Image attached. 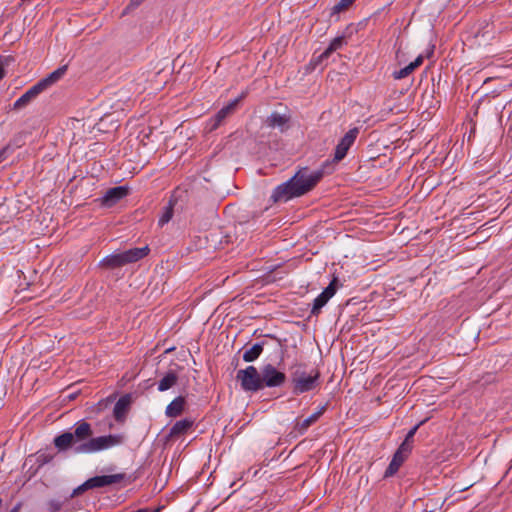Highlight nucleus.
I'll list each match as a JSON object with an SVG mask.
<instances>
[{
    "label": "nucleus",
    "instance_id": "nucleus-40",
    "mask_svg": "<svg viewBox=\"0 0 512 512\" xmlns=\"http://www.w3.org/2000/svg\"><path fill=\"white\" fill-rule=\"evenodd\" d=\"M2 503H3V501H2V498L0 497V507L2 506Z\"/></svg>",
    "mask_w": 512,
    "mask_h": 512
},
{
    "label": "nucleus",
    "instance_id": "nucleus-24",
    "mask_svg": "<svg viewBox=\"0 0 512 512\" xmlns=\"http://www.w3.org/2000/svg\"><path fill=\"white\" fill-rule=\"evenodd\" d=\"M14 61L15 59L13 56L0 55V80H2L6 75L5 67H8Z\"/></svg>",
    "mask_w": 512,
    "mask_h": 512
},
{
    "label": "nucleus",
    "instance_id": "nucleus-37",
    "mask_svg": "<svg viewBox=\"0 0 512 512\" xmlns=\"http://www.w3.org/2000/svg\"><path fill=\"white\" fill-rule=\"evenodd\" d=\"M22 503L18 502L9 512H20Z\"/></svg>",
    "mask_w": 512,
    "mask_h": 512
},
{
    "label": "nucleus",
    "instance_id": "nucleus-10",
    "mask_svg": "<svg viewBox=\"0 0 512 512\" xmlns=\"http://www.w3.org/2000/svg\"><path fill=\"white\" fill-rule=\"evenodd\" d=\"M126 479L125 473L97 475L88 479L91 489L104 488L118 484Z\"/></svg>",
    "mask_w": 512,
    "mask_h": 512
},
{
    "label": "nucleus",
    "instance_id": "nucleus-38",
    "mask_svg": "<svg viewBox=\"0 0 512 512\" xmlns=\"http://www.w3.org/2000/svg\"><path fill=\"white\" fill-rule=\"evenodd\" d=\"M143 0H131L129 6H138Z\"/></svg>",
    "mask_w": 512,
    "mask_h": 512
},
{
    "label": "nucleus",
    "instance_id": "nucleus-27",
    "mask_svg": "<svg viewBox=\"0 0 512 512\" xmlns=\"http://www.w3.org/2000/svg\"><path fill=\"white\" fill-rule=\"evenodd\" d=\"M402 465L399 464L396 460H391V462L389 463L387 469L385 470V473H384V478H389V477H392L394 476L399 468L401 467Z\"/></svg>",
    "mask_w": 512,
    "mask_h": 512
},
{
    "label": "nucleus",
    "instance_id": "nucleus-5",
    "mask_svg": "<svg viewBox=\"0 0 512 512\" xmlns=\"http://www.w3.org/2000/svg\"><path fill=\"white\" fill-rule=\"evenodd\" d=\"M148 246L142 248H131L120 253H113L104 257L99 262V267L105 270H115L127 264L137 262L148 255Z\"/></svg>",
    "mask_w": 512,
    "mask_h": 512
},
{
    "label": "nucleus",
    "instance_id": "nucleus-9",
    "mask_svg": "<svg viewBox=\"0 0 512 512\" xmlns=\"http://www.w3.org/2000/svg\"><path fill=\"white\" fill-rule=\"evenodd\" d=\"M128 194L129 188L127 186H116L109 188L102 197L95 201L98 202L101 207L112 208L123 198L128 196Z\"/></svg>",
    "mask_w": 512,
    "mask_h": 512
},
{
    "label": "nucleus",
    "instance_id": "nucleus-23",
    "mask_svg": "<svg viewBox=\"0 0 512 512\" xmlns=\"http://www.w3.org/2000/svg\"><path fill=\"white\" fill-rule=\"evenodd\" d=\"M90 489L91 488H90V485H89V481L87 479L84 483H82L81 485L76 487L72 491V493L68 497L65 498V501H69V500H71V499H73L75 497H78V496L82 495L83 493H85L86 491H88Z\"/></svg>",
    "mask_w": 512,
    "mask_h": 512
},
{
    "label": "nucleus",
    "instance_id": "nucleus-25",
    "mask_svg": "<svg viewBox=\"0 0 512 512\" xmlns=\"http://www.w3.org/2000/svg\"><path fill=\"white\" fill-rule=\"evenodd\" d=\"M67 501L64 500H59V499H51L47 502V510L48 512H59L64 503H66Z\"/></svg>",
    "mask_w": 512,
    "mask_h": 512
},
{
    "label": "nucleus",
    "instance_id": "nucleus-28",
    "mask_svg": "<svg viewBox=\"0 0 512 512\" xmlns=\"http://www.w3.org/2000/svg\"><path fill=\"white\" fill-rule=\"evenodd\" d=\"M426 420H423V421H420L418 424H416L414 427H412L408 433L406 434V437H405V441H407L408 443H413V439H414V436L417 432V430L419 429V427L421 425H423L425 423Z\"/></svg>",
    "mask_w": 512,
    "mask_h": 512
},
{
    "label": "nucleus",
    "instance_id": "nucleus-8",
    "mask_svg": "<svg viewBox=\"0 0 512 512\" xmlns=\"http://www.w3.org/2000/svg\"><path fill=\"white\" fill-rule=\"evenodd\" d=\"M359 132L360 129L358 127H354L345 133L336 145L333 162L338 163L346 157L349 149L355 143Z\"/></svg>",
    "mask_w": 512,
    "mask_h": 512
},
{
    "label": "nucleus",
    "instance_id": "nucleus-11",
    "mask_svg": "<svg viewBox=\"0 0 512 512\" xmlns=\"http://www.w3.org/2000/svg\"><path fill=\"white\" fill-rule=\"evenodd\" d=\"M194 421L190 418H185L177 421L171 428L169 433L164 437V444H168L171 441H174L181 436L188 433V431L193 427Z\"/></svg>",
    "mask_w": 512,
    "mask_h": 512
},
{
    "label": "nucleus",
    "instance_id": "nucleus-36",
    "mask_svg": "<svg viewBox=\"0 0 512 512\" xmlns=\"http://www.w3.org/2000/svg\"><path fill=\"white\" fill-rule=\"evenodd\" d=\"M10 150V148L4 147L0 150V163H2L7 158V153Z\"/></svg>",
    "mask_w": 512,
    "mask_h": 512
},
{
    "label": "nucleus",
    "instance_id": "nucleus-26",
    "mask_svg": "<svg viewBox=\"0 0 512 512\" xmlns=\"http://www.w3.org/2000/svg\"><path fill=\"white\" fill-rule=\"evenodd\" d=\"M413 71H414V69L412 68V66L410 64H408L404 68H402L398 71H394L392 76L395 80H400V79L408 77Z\"/></svg>",
    "mask_w": 512,
    "mask_h": 512
},
{
    "label": "nucleus",
    "instance_id": "nucleus-34",
    "mask_svg": "<svg viewBox=\"0 0 512 512\" xmlns=\"http://www.w3.org/2000/svg\"><path fill=\"white\" fill-rule=\"evenodd\" d=\"M423 61H424V56L419 55L413 62L410 63V65L415 70L422 65Z\"/></svg>",
    "mask_w": 512,
    "mask_h": 512
},
{
    "label": "nucleus",
    "instance_id": "nucleus-22",
    "mask_svg": "<svg viewBox=\"0 0 512 512\" xmlns=\"http://www.w3.org/2000/svg\"><path fill=\"white\" fill-rule=\"evenodd\" d=\"M356 0H340L331 9V15L346 11Z\"/></svg>",
    "mask_w": 512,
    "mask_h": 512
},
{
    "label": "nucleus",
    "instance_id": "nucleus-2",
    "mask_svg": "<svg viewBox=\"0 0 512 512\" xmlns=\"http://www.w3.org/2000/svg\"><path fill=\"white\" fill-rule=\"evenodd\" d=\"M322 169L312 171L309 167L299 168L286 182L276 186L270 196L273 203L287 202L311 192L322 180Z\"/></svg>",
    "mask_w": 512,
    "mask_h": 512
},
{
    "label": "nucleus",
    "instance_id": "nucleus-15",
    "mask_svg": "<svg viewBox=\"0 0 512 512\" xmlns=\"http://www.w3.org/2000/svg\"><path fill=\"white\" fill-rule=\"evenodd\" d=\"M67 71V65H63L53 72H51L49 75H47L45 78L39 80L38 82L41 84L44 90L48 89L50 86L58 82L66 73Z\"/></svg>",
    "mask_w": 512,
    "mask_h": 512
},
{
    "label": "nucleus",
    "instance_id": "nucleus-19",
    "mask_svg": "<svg viewBox=\"0 0 512 512\" xmlns=\"http://www.w3.org/2000/svg\"><path fill=\"white\" fill-rule=\"evenodd\" d=\"M347 44L345 36L335 37L329 44V46L322 52V58H329L333 52L341 49Z\"/></svg>",
    "mask_w": 512,
    "mask_h": 512
},
{
    "label": "nucleus",
    "instance_id": "nucleus-1",
    "mask_svg": "<svg viewBox=\"0 0 512 512\" xmlns=\"http://www.w3.org/2000/svg\"><path fill=\"white\" fill-rule=\"evenodd\" d=\"M93 428L85 420H79L72 431H64L53 439L59 452L72 451L74 454H92L124 443L122 434H109L93 437Z\"/></svg>",
    "mask_w": 512,
    "mask_h": 512
},
{
    "label": "nucleus",
    "instance_id": "nucleus-6",
    "mask_svg": "<svg viewBox=\"0 0 512 512\" xmlns=\"http://www.w3.org/2000/svg\"><path fill=\"white\" fill-rule=\"evenodd\" d=\"M246 92H243L238 98L230 101L227 105L221 108L213 117H211L206 124V129L212 132L220 127L223 121L231 114H233L237 108L238 103L245 98Z\"/></svg>",
    "mask_w": 512,
    "mask_h": 512
},
{
    "label": "nucleus",
    "instance_id": "nucleus-4",
    "mask_svg": "<svg viewBox=\"0 0 512 512\" xmlns=\"http://www.w3.org/2000/svg\"><path fill=\"white\" fill-rule=\"evenodd\" d=\"M320 371L312 369L307 372V365L305 363L296 362L291 367L290 383L291 391L294 395H301L315 390L320 386Z\"/></svg>",
    "mask_w": 512,
    "mask_h": 512
},
{
    "label": "nucleus",
    "instance_id": "nucleus-3",
    "mask_svg": "<svg viewBox=\"0 0 512 512\" xmlns=\"http://www.w3.org/2000/svg\"><path fill=\"white\" fill-rule=\"evenodd\" d=\"M242 390L255 393L265 388H277L283 386L288 377L286 373L271 363L264 364L260 371L255 366H247L236 374Z\"/></svg>",
    "mask_w": 512,
    "mask_h": 512
},
{
    "label": "nucleus",
    "instance_id": "nucleus-32",
    "mask_svg": "<svg viewBox=\"0 0 512 512\" xmlns=\"http://www.w3.org/2000/svg\"><path fill=\"white\" fill-rule=\"evenodd\" d=\"M328 58H322V53L318 56L313 55L309 66L311 69H315L318 65H320L324 60H327Z\"/></svg>",
    "mask_w": 512,
    "mask_h": 512
},
{
    "label": "nucleus",
    "instance_id": "nucleus-14",
    "mask_svg": "<svg viewBox=\"0 0 512 512\" xmlns=\"http://www.w3.org/2000/svg\"><path fill=\"white\" fill-rule=\"evenodd\" d=\"M186 405V399L184 396H178L173 401H171L165 410V414L168 417L176 418L180 416L185 408Z\"/></svg>",
    "mask_w": 512,
    "mask_h": 512
},
{
    "label": "nucleus",
    "instance_id": "nucleus-30",
    "mask_svg": "<svg viewBox=\"0 0 512 512\" xmlns=\"http://www.w3.org/2000/svg\"><path fill=\"white\" fill-rule=\"evenodd\" d=\"M412 447L413 445L411 443H408L407 441L404 440L396 451L405 454L406 456H409V454L412 451Z\"/></svg>",
    "mask_w": 512,
    "mask_h": 512
},
{
    "label": "nucleus",
    "instance_id": "nucleus-16",
    "mask_svg": "<svg viewBox=\"0 0 512 512\" xmlns=\"http://www.w3.org/2000/svg\"><path fill=\"white\" fill-rule=\"evenodd\" d=\"M290 121V116L281 115L278 112H273L267 118L266 123L271 128H280L281 131H284L288 128V123Z\"/></svg>",
    "mask_w": 512,
    "mask_h": 512
},
{
    "label": "nucleus",
    "instance_id": "nucleus-17",
    "mask_svg": "<svg viewBox=\"0 0 512 512\" xmlns=\"http://www.w3.org/2000/svg\"><path fill=\"white\" fill-rule=\"evenodd\" d=\"M178 378V373L176 371L169 370L158 382V391L164 392L171 389L177 384Z\"/></svg>",
    "mask_w": 512,
    "mask_h": 512
},
{
    "label": "nucleus",
    "instance_id": "nucleus-39",
    "mask_svg": "<svg viewBox=\"0 0 512 512\" xmlns=\"http://www.w3.org/2000/svg\"><path fill=\"white\" fill-rule=\"evenodd\" d=\"M433 54H434V46H432V47L429 49V51L427 52V54H426V56H425V57H426V58H430V57H432V56H433Z\"/></svg>",
    "mask_w": 512,
    "mask_h": 512
},
{
    "label": "nucleus",
    "instance_id": "nucleus-35",
    "mask_svg": "<svg viewBox=\"0 0 512 512\" xmlns=\"http://www.w3.org/2000/svg\"><path fill=\"white\" fill-rule=\"evenodd\" d=\"M326 409H327V404L321 406L316 412L313 413V415H316V419L319 420V418L324 414Z\"/></svg>",
    "mask_w": 512,
    "mask_h": 512
},
{
    "label": "nucleus",
    "instance_id": "nucleus-33",
    "mask_svg": "<svg viewBox=\"0 0 512 512\" xmlns=\"http://www.w3.org/2000/svg\"><path fill=\"white\" fill-rule=\"evenodd\" d=\"M408 458V456H406L405 454H402L398 451H395L392 459L393 460H396L399 464H403L405 462V460Z\"/></svg>",
    "mask_w": 512,
    "mask_h": 512
},
{
    "label": "nucleus",
    "instance_id": "nucleus-13",
    "mask_svg": "<svg viewBox=\"0 0 512 512\" xmlns=\"http://www.w3.org/2000/svg\"><path fill=\"white\" fill-rule=\"evenodd\" d=\"M132 398L130 394L121 396L113 408V416L117 422H123L130 408Z\"/></svg>",
    "mask_w": 512,
    "mask_h": 512
},
{
    "label": "nucleus",
    "instance_id": "nucleus-21",
    "mask_svg": "<svg viewBox=\"0 0 512 512\" xmlns=\"http://www.w3.org/2000/svg\"><path fill=\"white\" fill-rule=\"evenodd\" d=\"M174 205L175 202L172 199H170L167 206L164 207L163 212L158 221L160 227H163L172 219L174 214Z\"/></svg>",
    "mask_w": 512,
    "mask_h": 512
},
{
    "label": "nucleus",
    "instance_id": "nucleus-29",
    "mask_svg": "<svg viewBox=\"0 0 512 512\" xmlns=\"http://www.w3.org/2000/svg\"><path fill=\"white\" fill-rule=\"evenodd\" d=\"M266 337H269V338H271V339H273V340H275L277 342L278 348H279V351H280V360L278 362V365L282 364L283 361H284V353L286 351L283 348L282 341L278 337H276L275 335L268 334V335H266Z\"/></svg>",
    "mask_w": 512,
    "mask_h": 512
},
{
    "label": "nucleus",
    "instance_id": "nucleus-7",
    "mask_svg": "<svg viewBox=\"0 0 512 512\" xmlns=\"http://www.w3.org/2000/svg\"><path fill=\"white\" fill-rule=\"evenodd\" d=\"M341 286L338 277L334 276L328 286L314 299L311 308V315L318 316L322 308L328 301L335 295L338 288Z\"/></svg>",
    "mask_w": 512,
    "mask_h": 512
},
{
    "label": "nucleus",
    "instance_id": "nucleus-12",
    "mask_svg": "<svg viewBox=\"0 0 512 512\" xmlns=\"http://www.w3.org/2000/svg\"><path fill=\"white\" fill-rule=\"evenodd\" d=\"M43 91L45 90L41 84L37 82L14 102L13 108L16 110L24 108Z\"/></svg>",
    "mask_w": 512,
    "mask_h": 512
},
{
    "label": "nucleus",
    "instance_id": "nucleus-31",
    "mask_svg": "<svg viewBox=\"0 0 512 512\" xmlns=\"http://www.w3.org/2000/svg\"><path fill=\"white\" fill-rule=\"evenodd\" d=\"M53 457L54 456L51 454L41 453L37 456V462L39 463L40 466H42L52 461Z\"/></svg>",
    "mask_w": 512,
    "mask_h": 512
},
{
    "label": "nucleus",
    "instance_id": "nucleus-18",
    "mask_svg": "<svg viewBox=\"0 0 512 512\" xmlns=\"http://www.w3.org/2000/svg\"><path fill=\"white\" fill-rule=\"evenodd\" d=\"M265 344V341L253 344L251 348L244 351L243 360L247 363L256 361L262 354Z\"/></svg>",
    "mask_w": 512,
    "mask_h": 512
},
{
    "label": "nucleus",
    "instance_id": "nucleus-20",
    "mask_svg": "<svg viewBox=\"0 0 512 512\" xmlns=\"http://www.w3.org/2000/svg\"><path fill=\"white\" fill-rule=\"evenodd\" d=\"M318 420L316 419V415H310L308 418L303 421L296 420V423L293 427V431H295L298 435H303L306 433L308 428L316 423Z\"/></svg>",
    "mask_w": 512,
    "mask_h": 512
}]
</instances>
